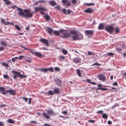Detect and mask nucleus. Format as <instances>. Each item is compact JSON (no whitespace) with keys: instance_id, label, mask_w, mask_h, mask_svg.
<instances>
[{"instance_id":"obj_1","label":"nucleus","mask_w":126,"mask_h":126,"mask_svg":"<svg viewBox=\"0 0 126 126\" xmlns=\"http://www.w3.org/2000/svg\"><path fill=\"white\" fill-rule=\"evenodd\" d=\"M18 14L25 18H29L32 17L33 13H30V11L29 10L25 9L23 11H19Z\"/></svg>"},{"instance_id":"obj_2","label":"nucleus","mask_w":126,"mask_h":126,"mask_svg":"<svg viewBox=\"0 0 126 126\" xmlns=\"http://www.w3.org/2000/svg\"><path fill=\"white\" fill-rule=\"evenodd\" d=\"M48 114L45 112H43L42 115L43 116L47 119H49L50 118L49 115L54 116L56 115V114L52 110H48L47 111Z\"/></svg>"},{"instance_id":"obj_3","label":"nucleus","mask_w":126,"mask_h":126,"mask_svg":"<svg viewBox=\"0 0 126 126\" xmlns=\"http://www.w3.org/2000/svg\"><path fill=\"white\" fill-rule=\"evenodd\" d=\"M71 37L72 38V41L78 40L82 39L83 38V35L81 34L77 33L72 36Z\"/></svg>"},{"instance_id":"obj_4","label":"nucleus","mask_w":126,"mask_h":126,"mask_svg":"<svg viewBox=\"0 0 126 126\" xmlns=\"http://www.w3.org/2000/svg\"><path fill=\"white\" fill-rule=\"evenodd\" d=\"M105 30L110 34H112L114 31L113 27L112 25H107L106 26Z\"/></svg>"},{"instance_id":"obj_5","label":"nucleus","mask_w":126,"mask_h":126,"mask_svg":"<svg viewBox=\"0 0 126 126\" xmlns=\"http://www.w3.org/2000/svg\"><path fill=\"white\" fill-rule=\"evenodd\" d=\"M12 72L16 74L13 77V79H16L17 76L20 77L21 78H23L27 77V76L26 75H23L21 74L20 73L16 71H15L13 70L12 71Z\"/></svg>"},{"instance_id":"obj_6","label":"nucleus","mask_w":126,"mask_h":126,"mask_svg":"<svg viewBox=\"0 0 126 126\" xmlns=\"http://www.w3.org/2000/svg\"><path fill=\"white\" fill-rule=\"evenodd\" d=\"M60 32L61 33L63 34L64 35L62 36L61 37L63 38H66L68 37H70L71 38V36L70 34L67 32V31L63 29H61L59 30Z\"/></svg>"},{"instance_id":"obj_7","label":"nucleus","mask_w":126,"mask_h":126,"mask_svg":"<svg viewBox=\"0 0 126 126\" xmlns=\"http://www.w3.org/2000/svg\"><path fill=\"white\" fill-rule=\"evenodd\" d=\"M85 32L89 38L90 37L93 35L94 33V31L92 30H86Z\"/></svg>"},{"instance_id":"obj_8","label":"nucleus","mask_w":126,"mask_h":126,"mask_svg":"<svg viewBox=\"0 0 126 126\" xmlns=\"http://www.w3.org/2000/svg\"><path fill=\"white\" fill-rule=\"evenodd\" d=\"M33 8H34L35 12L36 13L39 10L46 11L47 10L42 7H33Z\"/></svg>"},{"instance_id":"obj_9","label":"nucleus","mask_w":126,"mask_h":126,"mask_svg":"<svg viewBox=\"0 0 126 126\" xmlns=\"http://www.w3.org/2000/svg\"><path fill=\"white\" fill-rule=\"evenodd\" d=\"M39 41L45 44L46 46L48 47L49 46V43L47 40L42 38L40 39Z\"/></svg>"},{"instance_id":"obj_10","label":"nucleus","mask_w":126,"mask_h":126,"mask_svg":"<svg viewBox=\"0 0 126 126\" xmlns=\"http://www.w3.org/2000/svg\"><path fill=\"white\" fill-rule=\"evenodd\" d=\"M54 80L57 85L60 86H62V80L58 79H54Z\"/></svg>"},{"instance_id":"obj_11","label":"nucleus","mask_w":126,"mask_h":126,"mask_svg":"<svg viewBox=\"0 0 126 126\" xmlns=\"http://www.w3.org/2000/svg\"><path fill=\"white\" fill-rule=\"evenodd\" d=\"M98 78L99 79L102 81H105L106 80L105 76L102 74L99 75L98 76Z\"/></svg>"},{"instance_id":"obj_12","label":"nucleus","mask_w":126,"mask_h":126,"mask_svg":"<svg viewBox=\"0 0 126 126\" xmlns=\"http://www.w3.org/2000/svg\"><path fill=\"white\" fill-rule=\"evenodd\" d=\"M73 61L75 63H79L81 61V59L79 57H77L73 59Z\"/></svg>"},{"instance_id":"obj_13","label":"nucleus","mask_w":126,"mask_h":126,"mask_svg":"<svg viewBox=\"0 0 126 126\" xmlns=\"http://www.w3.org/2000/svg\"><path fill=\"white\" fill-rule=\"evenodd\" d=\"M114 31L115 32V34H116L120 32V29L118 27H117L114 28Z\"/></svg>"},{"instance_id":"obj_14","label":"nucleus","mask_w":126,"mask_h":126,"mask_svg":"<svg viewBox=\"0 0 126 126\" xmlns=\"http://www.w3.org/2000/svg\"><path fill=\"white\" fill-rule=\"evenodd\" d=\"M93 11L92 9L91 8H89L85 10L84 12L85 13H91L93 12Z\"/></svg>"},{"instance_id":"obj_15","label":"nucleus","mask_w":126,"mask_h":126,"mask_svg":"<svg viewBox=\"0 0 126 126\" xmlns=\"http://www.w3.org/2000/svg\"><path fill=\"white\" fill-rule=\"evenodd\" d=\"M54 92L55 94H59L60 93V91L59 88H54Z\"/></svg>"},{"instance_id":"obj_16","label":"nucleus","mask_w":126,"mask_h":126,"mask_svg":"<svg viewBox=\"0 0 126 126\" xmlns=\"http://www.w3.org/2000/svg\"><path fill=\"white\" fill-rule=\"evenodd\" d=\"M49 3L52 6H54L55 5H56L57 4V3L55 2V1L54 0H52L51 1H50L49 2Z\"/></svg>"},{"instance_id":"obj_17","label":"nucleus","mask_w":126,"mask_h":126,"mask_svg":"<svg viewBox=\"0 0 126 126\" xmlns=\"http://www.w3.org/2000/svg\"><path fill=\"white\" fill-rule=\"evenodd\" d=\"M35 55L39 58H41L43 56V55L38 52L35 53Z\"/></svg>"},{"instance_id":"obj_18","label":"nucleus","mask_w":126,"mask_h":126,"mask_svg":"<svg viewBox=\"0 0 126 126\" xmlns=\"http://www.w3.org/2000/svg\"><path fill=\"white\" fill-rule=\"evenodd\" d=\"M38 71H39L41 72H43L44 73H45L47 72V69L46 68H38L37 70Z\"/></svg>"},{"instance_id":"obj_19","label":"nucleus","mask_w":126,"mask_h":126,"mask_svg":"<svg viewBox=\"0 0 126 126\" xmlns=\"http://www.w3.org/2000/svg\"><path fill=\"white\" fill-rule=\"evenodd\" d=\"M104 24H99L98 27L99 30L103 29H104Z\"/></svg>"},{"instance_id":"obj_20","label":"nucleus","mask_w":126,"mask_h":126,"mask_svg":"<svg viewBox=\"0 0 126 126\" xmlns=\"http://www.w3.org/2000/svg\"><path fill=\"white\" fill-rule=\"evenodd\" d=\"M5 89L3 87H0V91L2 92V93L3 94H5L6 93L5 92Z\"/></svg>"},{"instance_id":"obj_21","label":"nucleus","mask_w":126,"mask_h":126,"mask_svg":"<svg viewBox=\"0 0 126 126\" xmlns=\"http://www.w3.org/2000/svg\"><path fill=\"white\" fill-rule=\"evenodd\" d=\"M8 93H9L12 95H14L15 94V92L14 90H12L11 89L9 90H7Z\"/></svg>"},{"instance_id":"obj_22","label":"nucleus","mask_w":126,"mask_h":126,"mask_svg":"<svg viewBox=\"0 0 126 126\" xmlns=\"http://www.w3.org/2000/svg\"><path fill=\"white\" fill-rule=\"evenodd\" d=\"M7 121L9 123L11 124H14L15 121L11 119H9L7 120Z\"/></svg>"},{"instance_id":"obj_23","label":"nucleus","mask_w":126,"mask_h":126,"mask_svg":"<svg viewBox=\"0 0 126 126\" xmlns=\"http://www.w3.org/2000/svg\"><path fill=\"white\" fill-rule=\"evenodd\" d=\"M47 94L49 95H54V93L52 90H50L47 92Z\"/></svg>"},{"instance_id":"obj_24","label":"nucleus","mask_w":126,"mask_h":126,"mask_svg":"<svg viewBox=\"0 0 126 126\" xmlns=\"http://www.w3.org/2000/svg\"><path fill=\"white\" fill-rule=\"evenodd\" d=\"M1 64L2 65L6 67L7 68H8L9 66V65L8 64L5 63L4 62L1 63Z\"/></svg>"},{"instance_id":"obj_25","label":"nucleus","mask_w":126,"mask_h":126,"mask_svg":"<svg viewBox=\"0 0 126 126\" xmlns=\"http://www.w3.org/2000/svg\"><path fill=\"white\" fill-rule=\"evenodd\" d=\"M103 90V91H106L107 90V88H103L102 87H99L97 88L96 89V90Z\"/></svg>"},{"instance_id":"obj_26","label":"nucleus","mask_w":126,"mask_h":126,"mask_svg":"<svg viewBox=\"0 0 126 126\" xmlns=\"http://www.w3.org/2000/svg\"><path fill=\"white\" fill-rule=\"evenodd\" d=\"M44 17L47 20H48L50 19V16L47 14H46L44 16Z\"/></svg>"},{"instance_id":"obj_27","label":"nucleus","mask_w":126,"mask_h":126,"mask_svg":"<svg viewBox=\"0 0 126 126\" xmlns=\"http://www.w3.org/2000/svg\"><path fill=\"white\" fill-rule=\"evenodd\" d=\"M76 72L78 76L80 77H81V75L80 70L79 69H77L76 70Z\"/></svg>"},{"instance_id":"obj_28","label":"nucleus","mask_w":126,"mask_h":126,"mask_svg":"<svg viewBox=\"0 0 126 126\" xmlns=\"http://www.w3.org/2000/svg\"><path fill=\"white\" fill-rule=\"evenodd\" d=\"M47 31L51 35L52 34L53 30L49 28H47Z\"/></svg>"},{"instance_id":"obj_29","label":"nucleus","mask_w":126,"mask_h":126,"mask_svg":"<svg viewBox=\"0 0 126 126\" xmlns=\"http://www.w3.org/2000/svg\"><path fill=\"white\" fill-rule=\"evenodd\" d=\"M65 58V57L63 56H59L58 58V59L59 61H62L64 60Z\"/></svg>"},{"instance_id":"obj_30","label":"nucleus","mask_w":126,"mask_h":126,"mask_svg":"<svg viewBox=\"0 0 126 126\" xmlns=\"http://www.w3.org/2000/svg\"><path fill=\"white\" fill-rule=\"evenodd\" d=\"M60 33L59 32V31H54L53 32V33L56 35H60Z\"/></svg>"},{"instance_id":"obj_31","label":"nucleus","mask_w":126,"mask_h":126,"mask_svg":"<svg viewBox=\"0 0 126 126\" xmlns=\"http://www.w3.org/2000/svg\"><path fill=\"white\" fill-rule=\"evenodd\" d=\"M1 22L2 24H10V23L7 22H6L5 20L3 19H1Z\"/></svg>"},{"instance_id":"obj_32","label":"nucleus","mask_w":126,"mask_h":126,"mask_svg":"<svg viewBox=\"0 0 126 126\" xmlns=\"http://www.w3.org/2000/svg\"><path fill=\"white\" fill-rule=\"evenodd\" d=\"M70 33L72 34V36L74 35V34H75L77 33V32L75 31H70Z\"/></svg>"},{"instance_id":"obj_33","label":"nucleus","mask_w":126,"mask_h":126,"mask_svg":"<svg viewBox=\"0 0 126 126\" xmlns=\"http://www.w3.org/2000/svg\"><path fill=\"white\" fill-rule=\"evenodd\" d=\"M102 117L104 119H107L108 117V116L107 114L104 113L102 115Z\"/></svg>"},{"instance_id":"obj_34","label":"nucleus","mask_w":126,"mask_h":126,"mask_svg":"<svg viewBox=\"0 0 126 126\" xmlns=\"http://www.w3.org/2000/svg\"><path fill=\"white\" fill-rule=\"evenodd\" d=\"M62 2L63 3V5H64L68 3V1L67 0H62Z\"/></svg>"},{"instance_id":"obj_35","label":"nucleus","mask_w":126,"mask_h":126,"mask_svg":"<svg viewBox=\"0 0 126 126\" xmlns=\"http://www.w3.org/2000/svg\"><path fill=\"white\" fill-rule=\"evenodd\" d=\"M47 71H50L51 72H53V68L52 67H50L48 68H47Z\"/></svg>"},{"instance_id":"obj_36","label":"nucleus","mask_w":126,"mask_h":126,"mask_svg":"<svg viewBox=\"0 0 126 126\" xmlns=\"http://www.w3.org/2000/svg\"><path fill=\"white\" fill-rule=\"evenodd\" d=\"M62 52L65 55H66L67 53V51L65 49H63L62 51Z\"/></svg>"},{"instance_id":"obj_37","label":"nucleus","mask_w":126,"mask_h":126,"mask_svg":"<svg viewBox=\"0 0 126 126\" xmlns=\"http://www.w3.org/2000/svg\"><path fill=\"white\" fill-rule=\"evenodd\" d=\"M101 64L98 63L97 62H96L94 63L92 65V66L97 65V66H100Z\"/></svg>"},{"instance_id":"obj_38","label":"nucleus","mask_w":126,"mask_h":126,"mask_svg":"<svg viewBox=\"0 0 126 126\" xmlns=\"http://www.w3.org/2000/svg\"><path fill=\"white\" fill-rule=\"evenodd\" d=\"M18 57H14L13 58H12V61L13 62H15V61L18 59Z\"/></svg>"},{"instance_id":"obj_39","label":"nucleus","mask_w":126,"mask_h":126,"mask_svg":"<svg viewBox=\"0 0 126 126\" xmlns=\"http://www.w3.org/2000/svg\"><path fill=\"white\" fill-rule=\"evenodd\" d=\"M54 70L56 71H59L60 70V69L58 67H55L54 68Z\"/></svg>"},{"instance_id":"obj_40","label":"nucleus","mask_w":126,"mask_h":126,"mask_svg":"<svg viewBox=\"0 0 126 126\" xmlns=\"http://www.w3.org/2000/svg\"><path fill=\"white\" fill-rule=\"evenodd\" d=\"M87 54L89 55H94V53H92L91 51H88Z\"/></svg>"},{"instance_id":"obj_41","label":"nucleus","mask_w":126,"mask_h":126,"mask_svg":"<svg viewBox=\"0 0 126 126\" xmlns=\"http://www.w3.org/2000/svg\"><path fill=\"white\" fill-rule=\"evenodd\" d=\"M3 78L6 79H8L9 78V77L7 75H4L3 76Z\"/></svg>"},{"instance_id":"obj_42","label":"nucleus","mask_w":126,"mask_h":126,"mask_svg":"<svg viewBox=\"0 0 126 126\" xmlns=\"http://www.w3.org/2000/svg\"><path fill=\"white\" fill-rule=\"evenodd\" d=\"M15 27L16 29L18 31H20V28L17 25H15Z\"/></svg>"},{"instance_id":"obj_43","label":"nucleus","mask_w":126,"mask_h":126,"mask_svg":"<svg viewBox=\"0 0 126 126\" xmlns=\"http://www.w3.org/2000/svg\"><path fill=\"white\" fill-rule=\"evenodd\" d=\"M1 45L4 46H7L6 43L4 41H1Z\"/></svg>"},{"instance_id":"obj_44","label":"nucleus","mask_w":126,"mask_h":126,"mask_svg":"<svg viewBox=\"0 0 126 126\" xmlns=\"http://www.w3.org/2000/svg\"><path fill=\"white\" fill-rule=\"evenodd\" d=\"M103 112V110H99L97 111L96 113H100L102 114Z\"/></svg>"},{"instance_id":"obj_45","label":"nucleus","mask_w":126,"mask_h":126,"mask_svg":"<svg viewBox=\"0 0 126 126\" xmlns=\"http://www.w3.org/2000/svg\"><path fill=\"white\" fill-rule=\"evenodd\" d=\"M71 5V2H69L67 3L66 5L65 6V7L66 8H67L68 6H70Z\"/></svg>"},{"instance_id":"obj_46","label":"nucleus","mask_w":126,"mask_h":126,"mask_svg":"<svg viewBox=\"0 0 126 126\" xmlns=\"http://www.w3.org/2000/svg\"><path fill=\"white\" fill-rule=\"evenodd\" d=\"M22 98L26 102H27L28 100V98H25L24 97H23Z\"/></svg>"},{"instance_id":"obj_47","label":"nucleus","mask_w":126,"mask_h":126,"mask_svg":"<svg viewBox=\"0 0 126 126\" xmlns=\"http://www.w3.org/2000/svg\"><path fill=\"white\" fill-rule=\"evenodd\" d=\"M32 98L31 97L29 98V99L28 103L29 104H31V101Z\"/></svg>"},{"instance_id":"obj_48","label":"nucleus","mask_w":126,"mask_h":126,"mask_svg":"<svg viewBox=\"0 0 126 126\" xmlns=\"http://www.w3.org/2000/svg\"><path fill=\"white\" fill-rule=\"evenodd\" d=\"M107 55L109 56H113L114 54V53H108L107 54Z\"/></svg>"},{"instance_id":"obj_49","label":"nucleus","mask_w":126,"mask_h":126,"mask_svg":"<svg viewBox=\"0 0 126 126\" xmlns=\"http://www.w3.org/2000/svg\"><path fill=\"white\" fill-rule=\"evenodd\" d=\"M5 3L6 4L9 5L11 3V2L8 0L7 2H5Z\"/></svg>"},{"instance_id":"obj_50","label":"nucleus","mask_w":126,"mask_h":126,"mask_svg":"<svg viewBox=\"0 0 126 126\" xmlns=\"http://www.w3.org/2000/svg\"><path fill=\"white\" fill-rule=\"evenodd\" d=\"M63 12L64 14H65L66 15H67L66 13V10L65 9H63Z\"/></svg>"},{"instance_id":"obj_51","label":"nucleus","mask_w":126,"mask_h":126,"mask_svg":"<svg viewBox=\"0 0 126 126\" xmlns=\"http://www.w3.org/2000/svg\"><path fill=\"white\" fill-rule=\"evenodd\" d=\"M62 113L63 114H67V113L68 112L67 111H63L62 112Z\"/></svg>"},{"instance_id":"obj_52","label":"nucleus","mask_w":126,"mask_h":126,"mask_svg":"<svg viewBox=\"0 0 126 126\" xmlns=\"http://www.w3.org/2000/svg\"><path fill=\"white\" fill-rule=\"evenodd\" d=\"M87 5L88 6L90 5H94V4L93 3H87Z\"/></svg>"},{"instance_id":"obj_53","label":"nucleus","mask_w":126,"mask_h":126,"mask_svg":"<svg viewBox=\"0 0 126 126\" xmlns=\"http://www.w3.org/2000/svg\"><path fill=\"white\" fill-rule=\"evenodd\" d=\"M71 2L74 4H75L77 2V1L76 0H72Z\"/></svg>"},{"instance_id":"obj_54","label":"nucleus","mask_w":126,"mask_h":126,"mask_svg":"<svg viewBox=\"0 0 126 126\" xmlns=\"http://www.w3.org/2000/svg\"><path fill=\"white\" fill-rule=\"evenodd\" d=\"M55 8H56L58 10H60V7L59 6H55Z\"/></svg>"},{"instance_id":"obj_55","label":"nucleus","mask_w":126,"mask_h":126,"mask_svg":"<svg viewBox=\"0 0 126 126\" xmlns=\"http://www.w3.org/2000/svg\"><path fill=\"white\" fill-rule=\"evenodd\" d=\"M25 61L29 63H30L32 62V60L30 59L26 60H25Z\"/></svg>"},{"instance_id":"obj_56","label":"nucleus","mask_w":126,"mask_h":126,"mask_svg":"<svg viewBox=\"0 0 126 126\" xmlns=\"http://www.w3.org/2000/svg\"><path fill=\"white\" fill-rule=\"evenodd\" d=\"M41 49H42L43 50H47L48 49L47 48L45 47H42L41 48Z\"/></svg>"},{"instance_id":"obj_57","label":"nucleus","mask_w":126,"mask_h":126,"mask_svg":"<svg viewBox=\"0 0 126 126\" xmlns=\"http://www.w3.org/2000/svg\"><path fill=\"white\" fill-rule=\"evenodd\" d=\"M4 126V123L2 122H0V126Z\"/></svg>"},{"instance_id":"obj_58","label":"nucleus","mask_w":126,"mask_h":126,"mask_svg":"<svg viewBox=\"0 0 126 126\" xmlns=\"http://www.w3.org/2000/svg\"><path fill=\"white\" fill-rule=\"evenodd\" d=\"M112 85L113 86H116L118 85V84L116 82H115Z\"/></svg>"},{"instance_id":"obj_59","label":"nucleus","mask_w":126,"mask_h":126,"mask_svg":"<svg viewBox=\"0 0 126 126\" xmlns=\"http://www.w3.org/2000/svg\"><path fill=\"white\" fill-rule=\"evenodd\" d=\"M86 81L88 83H90L91 82V80L90 79H87Z\"/></svg>"},{"instance_id":"obj_60","label":"nucleus","mask_w":126,"mask_h":126,"mask_svg":"<svg viewBox=\"0 0 126 126\" xmlns=\"http://www.w3.org/2000/svg\"><path fill=\"white\" fill-rule=\"evenodd\" d=\"M23 57V56L22 55H20L19 56V57L18 58V59L19 60H21L22 59Z\"/></svg>"},{"instance_id":"obj_61","label":"nucleus","mask_w":126,"mask_h":126,"mask_svg":"<svg viewBox=\"0 0 126 126\" xmlns=\"http://www.w3.org/2000/svg\"><path fill=\"white\" fill-rule=\"evenodd\" d=\"M88 122H90L91 123H94V121L93 120H89L88 121Z\"/></svg>"},{"instance_id":"obj_62","label":"nucleus","mask_w":126,"mask_h":126,"mask_svg":"<svg viewBox=\"0 0 126 126\" xmlns=\"http://www.w3.org/2000/svg\"><path fill=\"white\" fill-rule=\"evenodd\" d=\"M44 126H52L50 125H49L47 124H44Z\"/></svg>"},{"instance_id":"obj_63","label":"nucleus","mask_w":126,"mask_h":126,"mask_svg":"<svg viewBox=\"0 0 126 126\" xmlns=\"http://www.w3.org/2000/svg\"><path fill=\"white\" fill-rule=\"evenodd\" d=\"M29 27H30L29 26H27V27H26L25 28V29H26V30L27 31H28L29 30Z\"/></svg>"},{"instance_id":"obj_64","label":"nucleus","mask_w":126,"mask_h":126,"mask_svg":"<svg viewBox=\"0 0 126 126\" xmlns=\"http://www.w3.org/2000/svg\"><path fill=\"white\" fill-rule=\"evenodd\" d=\"M108 123L109 125H111L112 124V122L111 121H109L108 122Z\"/></svg>"}]
</instances>
